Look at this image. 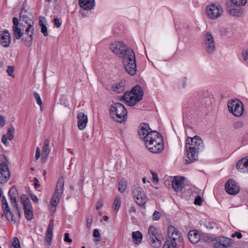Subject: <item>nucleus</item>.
I'll list each match as a JSON object with an SVG mask.
<instances>
[{
  "label": "nucleus",
  "mask_w": 248,
  "mask_h": 248,
  "mask_svg": "<svg viewBox=\"0 0 248 248\" xmlns=\"http://www.w3.org/2000/svg\"><path fill=\"white\" fill-rule=\"evenodd\" d=\"M20 200L23 205L25 204L26 203L29 202H30L29 198L26 195L24 194H23L21 196Z\"/></svg>",
  "instance_id": "obj_47"
},
{
  "label": "nucleus",
  "mask_w": 248,
  "mask_h": 248,
  "mask_svg": "<svg viewBox=\"0 0 248 248\" xmlns=\"http://www.w3.org/2000/svg\"><path fill=\"white\" fill-rule=\"evenodd\" d=\"M231 237L232 238L236 237L237 238L240 239L242 237V235L240 232H236L232 234Z\"/></svg>",
  "instance_id": "obj_57"
},
{
  "label": "nucleus",
  "mask_w": 248,
  "mask_h": 248,
  "mask_svg": "<svg viewBox=\"0 0 248 248\" xmlns=\"http://www.w3.org/2000/svg\"><path fill=\"white\" fill-rule=\"evenodd\" d=\"M39 26L41 27V31L45 36L48 35L47 29L46 26L43 23V21L40 19L39 22Z\"/></svg>",
  "instance_id": "obj_37"
},
{
  "label": "nucleus",
  "mask_w": 248,
  "mask_h": 248,
  "mask_svg": "<svg viewBox=\"0 0 248 248\" xmlns=\"http://www.w3.org/2000/svg\"><path fill=\"white\" fill-rule=\"evenodd\" d=\"M111 89L114 92L120 93L125 90V82L121 81L112 85Z\"/></svg>",
  "instance_id": "obj_26"
},
{
  "label": "nucleus",
  "mask_w": 248,
  "mask_h": 248,
  "mask_svg": "<svg viewBox=\"0 0 248 248\" xmlns=\"http://www.w3.org/2000/svg\"><path fill=\"white\" fill-rule=\"evenodd\" d=\"M4 215L5 216L8 221L11 222L14 221V222H16V221L14 219V214L11 211H9L8 212H6L3 214H2V217H3Z\"/></svg>",
  "instance_id": "obj_38"
},
{
  "label": "nucleus",
  "mask_w": 248,
  "mask_h": 248,
  "mask_svg": "<svg viewBox=\"0 0 248 248\" xmlns=\"http://www.w3.org/2000/svg\"><path fill=\"white\" fill-rule=\"evenodd\" d=\"M93 236L95 238L99 237L100 236V234L98 229H95L93 230Z\"/></svg>",
  "instance_id": "obj_59"
},
{
  "label": "nucleus",
  "mask_w": 248,
  "mask_h": 248,
  "mask_svg": "<svg viewBox=\"0 0 248 248\" xmlns=\"http://www.w3.org/2000/svg\"><path fill=\"white\" fill-rule=\"evenodd\" d=\"M203 201L200 196H197L194 201V204L198 205H201Z\"/></svg>",
  "instance_id": "obj_48"
},
{
  "label": "nucleus",
  "mask_w": 248,
  "mask_h": 248,
  "mask_svg": "<svg viewBox=\"0 0 248 248\" xmlns=\"http://www.w3.org/2000/svg\"><path fill=\"white\" fill-rule=\"evenodd\" d=\"M131 96H132V90L130 92H126L123 96V99H124V102L126 104L127 101H128Z\"/></svg>",
  "instance_id": "obj_44"
},
{
  "label": "nucleus",
  "mask_w": 248,
  "mask_h": 248,
  "mask_svg": "<svg viewBox=\"0 0 248 248\" xmlns=\"http://www.w3.org/2000/svg\"><path fill=\"white\" fill-rule=\"evenodd\" d=\"M30 196L31 199L33 201H34L35 202H38V199L37 197L34 194H33L32 193H31Z\"/></svg>",
  "instance_id": "obj_63"
},
{
  "label": "nucleus",
  "mask_w": 248,
  "mask_h": 248,
  "mask_svg": "<svg viewBox=\"0 0 248 248\" xmlns=\"http://www.w3.org/2000/svg\"><path fill=\"white\" fill-rule=\"evenodd\" d=\"M61 195L60 194H56L54 193L53 197L51 199L50 204H51V210L54 211L56 210L57 205L60 202V197Z\"/></svg>",
  "instance_id": "obj_27"
},
{
  "label": "nucleus",
  "mask_w": 248,
  "mask_h": 248,
  "mask_svg": "<svg viewBox=\"0 0 248 248\" xmlns=\"http://www.w3.org/2000/svg\"><path fill=\"white\" fill-rule=\"evenodd\" d=\"M64 241L68 243H71L72 242V240L69 237V234L68 232H66L64 233Z\"/></svg>",
  "instance_id": "obj_56"
},
{
  "label": "nucleus",
  "mask_w": 248,
  "mask_h": 248,
  "mask_svg": "<svg viewBox=\"0 0 248 248\" xmlns=\"http://www.w3.org/2000/svg\"><path fill=\"white\" fill-rule=\"evenodd\" d=\"M13 31L14 40L21 39L26 46H30L31 45L33 35L30 36L31 34L29 33V34L26 33V31L24 32L21 27L13 29Z\"/></svg>",
  "instance_id": "obj_5"
},
{
  "label": "nucleus",
  "mask_w": 248,
  "mask_h": 248,
  "mask_svg": "<svg viewBox=\"0 0 248 248\" xmlns=\"http://www.w3.org/2000/svg\"><path fill=\"white\" fill-rule=\"evenodd\" d=\"M205 45L206 49L208 53L212 54L215 51V45L214 38L210 32L205 34Z\"/></svg>",
  "instance_id": "obj_15"
},
{
  "label": "nucleus",
  "mask_w": 248,
  "mask_h": 248,
  "mask_svg": "<svg viewBox=\"0 0 248 248\" xmlns=\"http://www.w3.org/2000/svg\"><path fill=\"white\" fill-rule=\"evenodd\" d=\"M15 128L12 125H11L8 128V131L6 137L8 138V140H11L14 138Z\"/></svg>",
  "instance_id": "obj_33"
},
{
  "label": "nucleus",
  "mask_w": 248,
  "mask_h": 248,
  "mask_svg": "<svg viewBox=\"0 0 248 248\" xmlns=\"http://www.w3.org/2000/svg\"><path fill=\"white\" fill-rule=\"evenodd\" d=\"M10 178V172L6 161L0 164V184L6 183Z\"/></svg>",
  "instance_id": "obj_10"
},
{
  "label": "nucleus",
  "mask_w": 248,
  "mask_h": 248,
  "mask_svg": "<svg viewBox=\"0 0 248 248\" xmlns=\"http://www.w3.org/2000/svg\"><path fill=\"white\" fill-rule=\"evenodd\" d=\"M225 186L226 192L230 195H236L240 191L239 186L232 179L229 180Z\"/></svg>",
  "instance_id": "obj_14"
},
{
  "label": "nucleus",
  "mask_w": 248,
  "mask_h": 248,
  "mask_svg": "<svg viewBox=\"0 0 248 248\" xmlns=\"http://www.w3.org/2000/svg\"><path fill=\"white\" fill-rule=\"evenodd\" d=\"M103 206V202H101V200L98 201L96 205V209L97 210H98L100 209Z\"/></svg>",
  "instance_id": "obj_62"
},
{
  "label": "nucleus",
  "mask_w": 248,
  "mask_h": 248,
  "mask_svg": "<svg viewBox=\"0 0 248 248\" xmlns=\"http://www.w3.org/2000/svg\"><path fill=\"white\" fill-rule=\"evenodd\" d=\"M243 126V123L241 121L236 122L233 124V127L235 129H239Z\"/></svg>",
  "instance_id": "obj_50"
},
{
  "label": "nucleus",
  "mask_w": 248,
  "mask_h": 248,
  "mask_svg": "<svg viewBox=\"0 0 248 248\" xmlns=\"http://www.w3.org/2000/svg\"><path fill=\"white\" fill-rule=\"evenodd\" d=\"M185 179L183 176H176L173 177L171 186L176 192L181 191L185 187Z\"/></svg>",
  "instance_id": "obj_13"
},
{
  "label": "nucleus",
  "mask_w": 248,
  "mask_h": 248,
  "mask_svg": "<svg viewBox=\"0 0 248 248\" xmlns=\"http://www.w3.org/2000/svg\"><path fill=\"white\" fill-rule=\"evenodd\" d=\"M64 183V178L63 176H61L57 181L54 193L62 195L63 191Z\"/></svg>",
  "instance_id": "obj_24"
},
{
  "label": "nucleus",
  "mask_w": 248,
  "mask_h": 248,
  "mask_svg": "<svg viewBox=\"0 0 248 248\" xmlns=\"http://www.w3.org/2000/svg\"><path fill=\"white\" fill-rule=\"evenodd\" d=\"M110 49L123 59L124 68L131 76L136 74L137 65L134 52L122 42H117L110 45Z\"/></svg>",
  "instance_id": "obj_1"
},
{
  "label": "nucleus",
  "mask_w": 248,
  "mask_h": 248,
  "mask_svg": "<svg viewBox=\"0 0 248 248\" xmlns=\"http://www.w3.org/2000/svg\"><path fill=\"white\" fill-rule=\"evenodd\" d=\"M23 11L24 9L23 8L20 14L19 17L20 18H22L23 20L27 24L28 27L25 29V31H26V33L29 34V33L31 34V35H33L34 28L33 25L34 24V21L31 19L29 18L27 16L22 15ZM19 20H21V19H19Z\"/></svg>",
  "instance_id": "obj_16"
},
{
  "label": "nucleus",
  "mask_w": 248,
  "mask_h": 248,
  "mask_svg": "<svg viewBox=\"0 0 248 248\" xmlns=\"http://www.w3.org/2000/svg\"><path fill=\"white\" fill-rule=\"evenodd\" d=\"M15 68L14 66H8L6 72L9 76L13 78H14L15 77V76L13 74V73L15 71Z\"/></svg>",
  "instance_id": "obj_40"
},
{
  "label": "nucleus",
  "mask_w": 248,
  "mask_h": 248,
  "mask_svg": "<svg viewBox=\"0 0 248 248\" xmlns=\"http://www.w3.org/2000/svg\"><path fill=\"white\" fill-rule=\"evenodd\" d=\"M148 233L150 235L151 245L155 248H158L161 246V242L157 236L156 229L153 226H150L148 230Z\"/></svg>",
  "instance_id": "obj_11"
},
{
  "label": "nucleus",
  "mask_w": 248,
  "mask_h": 248,
  "mask_svg": "<svg viewBox=\"0 0 248 248\" xmlns=\"http://www.w3.org/2000/svg\"><path fill=\"white\" fill-rule=\"evenodd\" d=\"M54 23L57 28H60L61 26V23L60 22L59 19L57 17L54 18Z\"/></svg>",
  "instance_id": "obj_60"
},
{
  "label": "nucleus",
  "mask_w": 248,
  "mask_h": 248,
  "mask_svg": "<svg viewBox=\"0 0 248 248\" xmlns=\"http://www.w3.org/2000/svg\"><path fill=\"white\" fill-rule=\"evenodd\" d=\"M169 178L170 176L168 175H165L163 178L164 183L165 185L167 187H169L170 185Z\"/></svg>",
  "instance_id": "obj_52"
},
{
  "label": "nucleus",
  "mask_w": 248,
  "mask_h": 248,
  "mask_svg": "<svg viewBox=\"0 0 248 248\" xmlns=\"http://www.w3.org/2000/svg\"><path fill=\"white\" fill-rule=\"evenodd\" d=\"M214 243L215 248H227L232 244V240L230 238L224 236L216 237Z\"/></svg>",
  "instance_id": "obj_12"
},
{
  "label": "nucleus",
  "mask_w": 248,
  "mask_h": 248,
  "mask_svg": "<svg viewBox=\"0 0 248 248\" xmlns=\"http://www.w3.org/2000/svg\"><path fill=\"white\" fill-rule=\"evenodd\" d=\"M80 6L86 10L93 9L94 6V0H79Z\"/></svg>",
  "instance_id": "obj_21"
},
{
  "label": "nucleus",
  "mask_w": 248,
  "mask_h": 248,
  "mask_svg": "<svg viewBox=\"0 0 248 248\" xmlns=\"http://www.w3.org/2000/svg\"><path fill=\"white\" fill-rule=\"evenodd\" d=\"M78 119V125L80 130L84 129L88 122V117L83 112H79L77 115Z\"/></svg>",
  "instance_id": "obj_18"
},
{
  "label": "nucleus",
  "mask_w": 248,
  "mask_h": 248,
  "mask_svg": "<svg viewBox=\"0 0 248 248\" xmlns=\"http://www.w3.org/2000/svg\"><path fill=\"white\" fill-rule=\"evenodd\" d=\"M121 198L120 197L117 196L113 202V207L114 210L117 211L119 210L121 205Z\"/></svg>",
  "instance_id": "obj_36"
},
{
  "label": "nucleus",
  "mask_w": 248,
  "mask_h": 248,
  "mask_svg": "<svg viewBox=\"0 0 248 248\" xmlns=\"http://www.w3.org/2000/svg\"><path fill=\"white\" fill-rule=\"evenodd\" d=\"M223 9L220 5L211 4L206 8L207 16L211 19H216L223 14Z\"/></svg>",
  "instance_id": "obj_7"
},
{
  "label": "nucleus",
  "mask_w": 248,
  "mask_h": 248,
  "mask_svg": "<svg viewBox=\"0 0 248 248\" xmlns=\"http://www.w3.org/2000/svg\"><path fill=\"white\" fill-rule=\"evenodd\" d=\"M5 124V120L4 116L0 115V125L3 127Z\"/></svg>",
  "instance_id": "obj_58"
},
{
  "label": "nucleus",
  "mask_w": 248,
  "mask_h": 248,
  "mask_svg": "<svg viewBox=\"0 0 248 248\" xmlns=\"http://www.w3.org/2000/svg\"><path fill=\"white\" fill-rule=\"evenodd\" d=\"M14 248H21L20 242L17 237H15L12 241V246Z\"/></svg>",
  "instance_id": "obj_42"
},
{
  "label": "nucleus",
  "mask_w": 248,
  "mask_h": 248,
  "mask_svg": "<svg viewBox=\"0 0 248 248\" xmlns=\"http://www.w3.org/2000/svg\"><path fill=\"white\" fill-rule=\"evenodd\" d=\"M183 238L181 232L175 227L171 226V247L172 248H183Z\"/></svg>",
  "instance_id": "obj_8"
},
{
  "label": "nucleus",
  "mask_w": 248,
  "mask_h": 248,
  "mask_svg": "<svg viewBox=\"0 0 248 248\" xmlns=\"http://www.w3.org/2000/svg\"><path fill=\"white\" fill-rule=\"evenodd\" d=\"M93 220V217L92 216H90L87 219L86 227L89 228L92 225Z\"/></svg>",
  "instance_id": "obj_53"
},
{
  "label": "nucleus",
  "mask_w": 248,
  "mask_h": 248,
  "mask_svg": "<svg viewBox=\"0 0 248 248\" xmlns=\"http://www.w3.org/2000/svg\"><path fill=\"white\" fill-rule=\"evenodd\" d=\"M34 96L36 101L37 104L41 107V109L42 110L41 106L42 105V101L41 98L39 94L38 93H37L36 92H35L34 93Z\"/></svg>",
  "instance_id": "obj_46"
},
{
  "label": "nucleus",
  "mask_w": 248,
  "mask_h": 248,
  "mask_svg": "<svg viewBox=\"0 0 248 248\" xmlns=\"http://www.w3.org/2000/svg\"><path fill=\"white\" fill-rule=\"evenodd\" d=\"M50 149L49 148V141L48 139L45 140L44 146L42 149V154L48 156Z\"/></svg>",
  "instance_id": "obj_31"
},
{
  "label": "nucleus",
  "mask_w": 248,
  "mask_h": 248,
  "mask_svg": "<svg viewBox=\"0 0 248 248\" xmlns=\"http://www.w3.org/2000/svg\"><path fill=\"white\" fill-rule=\"evenodd\" d=\"M229 111L236 117L241 116L244 111L243 103L238 99L232 100L228 103Z\"/></svg>",
  "instance_id": "obj_6"
},
{
  "label": "nucleus",
  "mask_w": 248,
  "mask_h": 248,
  "mask_svg": "<svg viewBox=\"0 0 248 248\" xmlns=\"http://www.w3.org/2000/svg\"><path fill=\"white\" fill-rule=\"evenodd\" d=\"M140 98L139 97V98H137L135 96L132 95V96L130 97V98L127 101L126 104L129 106H133L136 104L138 102L140 101Z\"/></svg>",
  "instance_id": "obj_34"
},
{
  "label": "nucleus",
  "mask_w": 248,
  "mask_h": 248,
  "mask_svg": "<svg viewBox=\"0 0 248 248\" xmlns=\"http://www.w3.org/2000/svg\"><path fill=\"white\" fill-rule=\"evenodd\" d=\"M2 211H3V214L5 213L6 212H8L9 211H11L8 204H6L5 205H2Z\"/></svg>",
  "instance_id": "obj_55"
},
{
  "label": "nucleus",
  "mask_w": 248,
  "mask_h": 248,
  "mask_svg": "<svg viewBox=\"0 0 248 248\" xmlns=\"http://www.w3.org/2000/svg\"><path fill=\"white\" fill-rule=\"evenodd\" d=\"M200 240L204 241V242L210 243L213 241V239L212 237H210L207 235H202Z\"/></svg>",
  "instance_id": "obj_43"
},
{
  "label": "nucleus",
  "mask_w": 248,
  "mask_h": 248,
  "mask_svg": "<svg viewBox=\"0 0 248 248\" xmlns=\"http://www.w3.org/2000/svg\"><path fill=\"white\" fill-rule=\"evenodd\" d=\"M161 216L159 212L155 211L153 215V219L154 220H158L160 219Z\"/></svg>",
  "instance_id": "obj_49"
},
{
  "label": "nucleus",
  "mask_w": 248,
  "mask_h": 248,
  "mask_svg": "<svg viewBox=\"0 0 248 248\" xmlns=\"http://www.w3.org/2000/svg\"><path fill=\"white\" fill-rule=\"evenodd\" d=\"M236 168L240 172H247V170H248V157H244L238 161Z\"/></svg>",
  "instance_id": "obj_19"
},
{
  "label": "nucleus",
  "mask_w": 248,
  "mask_h": 248,
  "mask_svg": "<svg viewBox=\"0 0 248 248\" xmlns=\"http://www.w3.org/2000/svg\"><path fill=\"white\" fill-rule=\"evenodd\" d=\"M188 236L189 241L193 244L197 243L201 239L200 235L196 230L190 231Z\"/></svg>",
  "instance_id": "obj_23"
},
{
  "label": "nucleus",
  "mask_w": 248,
  "mask_h": 248,
  "mask_svg": "<svg viewBox=\"0 0 248 248\" xmlns=\"http://www.w3.org/2000/svg\"><path fill=\"white\" fill-rule=\"evenodd\" d=\"M33 182H34V187L35 188H38L40 186V185L38 184V179L35 177L33 178Z\"/></svg>",
  "instance_id": "obj_64"
},
{
  "label": "nucleus",
  "mask_w": 248,
  "mask_h": 248,
  "mask_svg": "<svg viewBox=\"0 0 248 248\" xmlns=\"http://www.w3.org/2000/svg\"><path fill=\"white\" fill-rule=\"evenodd\" d=\"M8 195L11 201H14L15 202L17 196V190L16 187L13 186L10 188Z\"/></svg>",
  "instance_id": "obj_30"
},
{
  "label": "nucleus",
  "mask_w": 248,
  "mask_h": 248,
  "mask_svg": "<svg viewBox=\"0 0 248 248\" xmlns=\"http://www.w3.org/2000/svg\"><path fill=\"white\" fill-rule=\"evenodd\" d=\"M230 14L234 16H240L242 15V11L240 9L233 8L231 9L229 11Z\"/></svg>",
  "instance_id": "obj_35"
},
{
  "label": "nucleus",
  "mask_w": 248,
  "mask_h": 248,
  "mask_svg": "<svg viewBox=\"0 0 248 248\" xmlns=\"http://www.w3.org/2000/svg\"><path fill=\"white\" fill-rule=\"evenodd\" d=\"M11 37L9 31L5 30L0 34V42L1 45L5 47H8L11 44Z\"/></svg>",
  "instance_id": "obj_17"
},
{
  "label": "nucleus",
  "mask_w": 248,
  "mask_h": 248,
  "mask_svg": "<svg viewBox=\"0 0 248 248\" xmlns=\"http://www.w3.org/2000/svg\"><path fill=\"white\" fill-rule=\"evenodd\" d=\"M158 69L163 72H166L169 67V62L166 60H163L157 62L156 63Z\"/></svg>",
  "instance_id": "obj_28"
},
{
  "label": "nucleus",
  "mask_w": 248,
  "mask_h": 248,
  "mask_svg": "<svg viewBox=\"0 0 248 248\" xmlns=\"http://www.w3.org/2000/svg\"><path fill=\"white\" fill-rule=\"evenodd\" d=\"M145 145L153 153H158L163 149V139L161 134L156 131L151 130L144 137Z\"/></svg>",
  "instance_id": "obj_3"
},
{
  "label": "nucleus",
  "mask_w": 248,
  "mask_h": 248,
  "mask_svg": "<svg viewBox=\"0 0 248 248\" xmlns=\"http://www.w3.org/2000/svg\"><path fill=\"white\" fill-rule=\"evenodd\" d=\"M132 95L135 96L137 98H140V101L142 99L144 95L143 91L142 88L139 85H136L132 89Z\"/></svg>",
  "instance_id": "obj_25"
},
{
  "label": "nucleus",
  "mask_w": 248,
  "mask_h": 248,
  "mask_svg": "<svg viewBox=\"0 0 248 248\" xmlns=\"http://www.w3.org/2000/svg\"><path fill=\"white\" fill-rule=\"evenodd\" d=\"M132 238L134 242L136 244L141 243L142 238V233L140 231L134 232L132 233Z\"/></svg>",
  "instance_id": "obj_29"
},
{
  "label": "nucleus",
  "mask_w": 248,
  "mask_h": 248,
  "mask_svg": "<svg viewBox=\"0 0 248 248\" xmlns=\"http://www.w3.org/2000/svg\"><path fill=\"white\" fill-rule=\"evenodd\" d=\"M150 172L152 175V178H153V182L155 183H157L159 181L157 174L154 171H153L152 170H151Z\"/></svg>",
  "instance_id": "obj_51"
},
{
  "label": "nucleus",
  "mask_w": 248,
  "mask_h": 248,
  "mask_svg": "<svg viewBox=\"0 0 248 248\" xmlns=\"http://www.w3.org/2000/svg\"><path fill=\"white\" fill-rule=\"evenodd\" d=\"M152 130L148 124L142 123L139 126V136L140 138L144 140V137H145L146 134Z\"/></svg>",
  "instance_id": "obj_20"
},
{
  "label": "nucleus",
  "mask_w": 248,
  "mask_h": 248,
  "mask_svg": "<svg viewBox=\"0 0 248 248\" xmlns=\"http://www.w3.org/2000/svg\"><path fill=\"white\" fill-rule=\"evenodd\" d=\"M23 209L24 211L32 210V208L30 202H27L23 204Z\"/></svg>",
  "instance_id": "obj_54"
},
{
  "label": "nucleus",
  "mask_w": 248,
  "mask_h": 248,
  "mask_svg": "<svg viewBox=\"0 0 248 248\" xmlns=\"http://www.w3.org/2000/svg\"><path fill=\"white\" fill-rule=\"evenodd\" d=\"M232 2L236 6H242L247 3V0H231Z\"/></svg>",
  "instance_id": "obj_39"
},
{
  "label": "nucleus",
  "mask_w": 248,
  "mask_h": 248,
  "mask_svg": "<svg viewBox=\"0 0 248 248\" xmlns=\"http://www.w3.org/2000/svg\"><path fill=\"white\" fill-rule=\"evenodd\" d=\"M40 156V149L39 147H37L36 150L35 154V159L37 160Z\"/></svg>",
  "instance_id": "obj_61"
},
{
  "label": "nucleus",
  "mask_w": 248,
  "mask_h": 248,
  "mask_svg": "<svg viewBox=\"0 0 248 248\" xmlns=\"http://www.w3.org/2000/svg\"><path fill=\"white\" fill-rule=\"evenodd\" d=\"M127 187V181L123 178L119 183L118 189L120 192L124 193Z\"/></svg>",
  "instance_id": "obj_32"
},
{
  "label": "nucleus",
  "mask_w": 248,
  "mask_h": 248,
  "mask_svg": "<svg viewBox=\"0 0 248 248\" xmlns=\"http://www.w3.org/2000/svg\"><path fill=\"white\" fill-rule=\"evenodd\" d=\"M25 217L28 220H31L33 218V214L32 210L24 211Z\"/></svg>",
  "instance_id": "obj_41"
},
{
  "label": "nucleus",
  "mask_w": 248,
  "mask_h": 248,
  "mask_svg": "<svg viewBox=\"0 0 248 248\" xmlns=\"http://www.w3.org/2000/svg\"><path fill=\"white\" fill-rule=\"evenodd\" d=\"M204 149V142L200 137L195 136L192 138L188 137L186 140V151L188 158L186 159V164L197 160L199 154Z\"/></svg>",
  "instance_id": "obj_2"
},
{
  "label": "nucleus",
  "mask_w": 248,
  "mask_h": 248,
  "mask_svg": "<svg viewBox=\"0 0 248 248\" xmlns=\"http://www.w3.org/2000/svg\"><path fill=\"white\" fill-rule=\"evenodd\" d=\"M54 227V222L53 220L52 219L50 220L47 229V231L45 235V240L49 244V245L51 244V241L52 240V235H53V232L52 230L53 229Z\"/></svg>",
  "instance_id": "obj_22"
},
{
  "label": "nucleus",
  "mask_w": 248,
  "mask_h": 248,
  "mask_svg": "<svg viewBox=\"0 0 248 248\" xmlns=\"http://www.w3.org/2000/svg\"><path fill=\"white\" fill-rule=\"evenodd\" d=\"M133 194L136 202L139 205L145 204L147 198L143 189L140 187L135 188L133 191Z\"/></svg>",
  "instance_id": "obj_9"
},
{
  "label": "nucleus",
  "mask_w": 248,
  "mask_h": 248,
  "mask_svg": "<svg viewBox=\"0 0 248 248\" xmlns=\"http://www.w3.org/2000/svg\"><path fill=\"white\" fill-rule=\"evenodd\" d=\"M13 29L16 28H19L22 26V24L19 22L18 19L14 17L13 18Z\"/></svg>",
  "instance_id": "obj_45"
},
{
  "label": "nucleus",
  "mask_w": 248,
  "mask_h": 248,
  "mask_svg": "<svg viewBox=\"0 0 248 248\" xmlns=\"http://www.w3.org/2000/svg\"><path fill=\"white\" fill-rule=\"evenodd\" d=\"M109 114L112 119L118 122L122 123L124 121L125 117L127 115V110L122 104L115 103L111 105Z\"/></svg>",
  "instance_id": "obj_4"
}]
</instances>
